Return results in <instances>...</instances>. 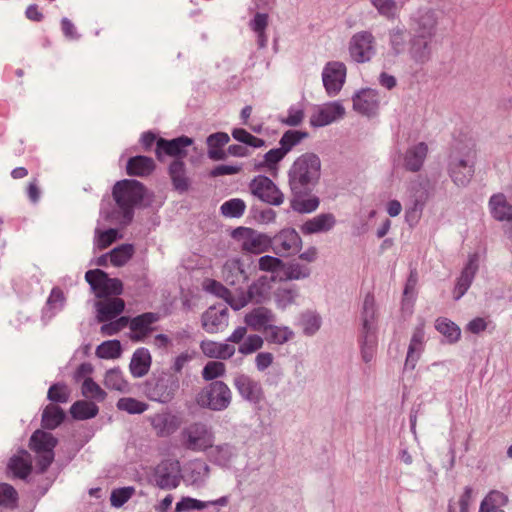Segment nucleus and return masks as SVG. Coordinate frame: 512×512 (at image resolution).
<instances>
[{
  "instance_id": "1",
  "label": "nucleus",
  "mask_w": 512,
  "mask_h": 512,
  "mask_svg": "<svg viewBox=\"0 0 512 512\" xmlns=\"http://www.w3.org/2000/svg\"><path fill=\"white\" fill-rule=\"evenodd\" d=\"M321 171V161L314 153L300 155L288 171L289 185L295 195L306 193L314 186Z\"/></svg>"
},
{
  "instance_id": "2",
  "label": "nucleus",
  "mask_w": 512,
  "mask_h": 512,
  "mask_svg": "<svg viewBox=\"0 0 512 512\" xmlns=\"http://www.w3.org/2000/svg\"><path fill=\"white\" fill-rule=\"evenodd\" d=\"M474 144H457L453 147L448 164V173L457 186H466L474 175Z\"/></svg>"
},
{
  "instance_id": "3",
  "label": "nucleus",
  "mask_w": 512,
  "mask_h": 512,
  "mask_svg": "<svg viewBox=\"0 0 512 512\" xmlns=\"http://www.w3.org/2000/svg\"><path fill=\"white\" fill-rule=\"evenodd\" d=\"M146 192L145 186L137 180L124 179L114 185L112 195L122 213V223L132 220L134 208L141 204Z\"/></svg>"
},
{
  "instance_id": "4",
  "label": "nucleus",
  "mask_w": 512,
  "mask_h": 512,
  "mask_svg": "<svg viewBox=\"0 0 512 512\" xmlns=\"http://www.w3.org/2000/svg\"><path fill=\"white\" fill-rule=\"evenodd\" d=\"M232 393L223 381H214L204 387L196 396V403L213 411L225 410L231 403Z\"/></svg>"
},
{
  "instance_id": "5",
  "label": "nucleus",
  "mask_w": 512,
  "mask_h": 512,
  "mask_svg": "<svg viewBox=\"0 0 512 512\" xmlns=\"http://www.w3.org/2000/svg\"><path fill=\"white\" fill-rule=\"evenodd\" d=\"M232 237L240 243L241 249L247 253L261 254L268 251L272 246L271 237L248 227L236 228Z\"/></svg>"
},
{
  "instance_id": "6",
  "label": "nucleus",
  "mask_w": 512,
  "mask_h": 512,
  "mask_svg": "<svg viewBox=\"0 0 512 512\" xmlns=\"http://www.w3.org/2000/svg\"><path fill=\"white\" fill-rule=\"evenodd\" d=\"M179 389V380L172 374L162 373L146 384V394L152 401L167 403Z\"/></svg>"
},
{
  "instance_id": "7",
  "label": "nucleus",
  "mask_w": 512,
  "mask_h": 512,
  "mask_svg": "<svg viewBox=\"0 0 512 512\" xmlns=\"http://www.w3.org/2000/svg\"><path fill=\"white\" fill-rule=\"evenodd\" d=\"M273 281V277H259L249 286L247 292L240 291L236 294V298L232 300V308L234 310H240L249 302H254L257 304L262 303L268 299L271 290V283Z\"/></svg>"
},
{
  "instance_id": "8",
  "label": "nucleus",
  "mask_w": 512,
  "mask_h": 512,
  "mask_svg": "<svg viewBox=\"0 0 512 512\" xmlns=\"http://www.w3.org/2000/svg\"><path fill=\"white\" fill-rule=\"evenodd\" d=\"M85 279L98 298L106 299L110 295L122 293V282L116 278H109L107 273L100 269L87 271Z\"/></svg>"
},
{
  "instance_id": "9",
  "label": "nucleus",
  "mask_w": 512,
  "mask_h": 512,
  "mask_svg": "<svg viewBox=\"0 0 512 512\" xmlns=\"http://www.w3.org/2000/svg\"><path fill=\"white\" fill-rule=\"evenodd\" d=\"M348 50L353 61L369 62L376 54L375 38L369 31L357 32L351 37Z\"/></svg>"
},
{
  "instance_id": "10",
  "label": "nucleus",
  "mask_w": 512,
  "mask_h": 512,
  "mask_svg": "<svg viewBox=\"0 0 512 512\" xmlns=\"http://www.w3.org/2000/svg\"><path fill=\"white\" fill-rule=\"evenodd\" d=\"M251 193L261 201L279 206L284 202V195L268 177L259 175L249 185Z\"/></svg>"
},
{
  "instance_id": "11",
  "label": "nucleus",
  "mask_w": 512,
  "mask_h": 512,
  "mask_svg": "<svg viewBox=\"0 0 512 512\" xmlns=\"http://www.w3.org/2000/svg\"><path fill=\"white\" fill-rule=\"evenodd\" d=\"M185 446L193 451H204L213 446L214 436L203 423H193L182 432Z\"/></svg>"
},
{
  "instance_id": "12",
  "label": "nucleus",
  "mask_w": 512,
  "mask_h": 512,
  "mask_svg": "<svg viewBox=\"0 0 512 512\" xmlns=\"http://www.w3.org/2000/svg\"><path fill=\"white\" fill-rule=\"evenodd\" d=\"M271 247L280 256L294 255L300 251L302 239L295 229H282L272 238Z\"/></svg>"
},
{
  "instance_id": "13",
  "label": "nucleus",
  "mask_w": 512,
  "mask_h": 512,
  "mask_svg": "<svg viewBox=\"0 0 512 512\" xmlns=\"http://www.w3.org/2000/svg\"><path fill=\"white\" fill-rule=\"evenodd\" d=\"M192 143V139L187 136H180L172 140L159 138L155 149L156 157L160 162L164 161V156L183 160L187 155L186 148L191 146Z\"/></svg>"
},
{
  "instance_id": "14",
  "label": "nucleus",
  "mask_w": 512,
  "mask_h": 512,
  "mask_svg": "<svg viewBox=\"0 0 512 512\" xmlns=\"http://www.w3.org/2000/svg\"><path fill=\"white\" fill-rule=\"evenodd\" d=\"M346 79V66L339 61L328 62L322 72L323 85L327 93L336 95L343 87Z\"/></svg>"
},
{
  "instance_id": "15",
  "label": "nucleus",
  "mask_w": 512,
  "mask_h": 512,
  "mask_svg": "<svg viewBox=\"0 0 512 512\" xmlns=\"http://www.w3.org/2000/svg\"><path fill=\"white\" fill-rule=\"evenodd\" d=\"M233 384L238 393L252 403H259L263 399V389L259 382L245 374H237Z\"/></svg>"
},
{
  "instance_id": "16",
  "label": "nucleus",
  "mask_w": 512,
  "mask_h": 512,
  "mask_svg": "<svg viewBox=\"0 0 512 512\" xmlns=\"http://www.w3.org/2000/svg\"><path fill=\"white\" fill-rule=\"evenodd\" d=\"M345 108L339 102H331L318 108L310 118V124L314 127H323L342 118Z\"/></svg>"
},
{
  "instance_id": "17",
  "label": "nucleus",
  "mask_w": 512,
  "mask_h": 512,
  "mask_svg": "<svg viewBox=\"0 0 512 512\" xmlns=\"http://www.w3.org/2000/svg\"><path fill=\"white\" fill-rule=\"evenodd\" d=\"M222 278L226 284L236 287V291L248 280V275L239 259H229L222 268Z\"/></svg>"
},
{
  "instance_id": "18",
  "label": "nucleus",
  "mask_w": 512,
  "mask_h": 512,
  "mask_svg": "<svg viewBox=\"0 0 512 512\" xmlns=\"http://www.w3.org/2000/svg\"><path fill=\"white\" fill-rule=\"evenodd\" d=\"M425 332L424 325L417 326L412 334L410 344L408 346L407 356L404 364L405 369L414 370L424 350Z\"/></svg>"
},
{
  "instance_id": "19",
  "label": "nucleus",
  "mask_w": 512,
  "mask_h": 512,
  "mask_svg": "<svg viewBox=\"0 0 512 512\" xmlns=\"http://www.w3.org/2000/svg\"><path fill=\"white\" fill-rule=\"evenodd\" d=\"M275 321L272 311L266 307H257L245 315L244 322L254 331L266 332Z\"/></svg>"
},
{
  "instance_id": "20",
  "label": "nucleus",
  "mask_w": 512,
  "mask_h": 512,
  "mask_svg": "<svg viewBox=\"0 0 512 512\" xmlns=\"http://www.w3.org/2000/svg\"><path fill=\"white\" fill-rule=\"evenodd\" d=\"M429 148L425 142L410 146L404 153L403 166L407 171L418 172L423 167Z\"/></svg>"
},
{
  "instance_id": "21",
  "label": "nucleus",
  "mask_w": 512,
  "mask_h": 512,
  "mask_svg": "<svg viewBox=\"0 0 512 512\" xmlns=\"http://www.w3.org/2000/svg\"><path fill=\"white\" fill-rule=\"evenodd\" d=\"M353 108L366 116L375 115L379 109L378 93L372 89L362 90L353 98Z\"/></svg>"
},
{
  "instance_id": "22",
  "label": "nucleus",
  "mask_w": 512,
  "mask_h": 512,
  "mask_svg": "<svg viewBox=\"0 0 512 512\" xmlns=\"http://www.w3.org/2000/svg\"><path fill=\"white\" fill-rule=\"evenodd\" d=\"M478 270V256L472 254L469 256L468 262L457 279L454 289V299L459 300L469 289L475 274Z\"/></svg>"
},
{
  "instance_id": "23",
  "label": "nucleus",
  "mask_w": 512,
  "mask_h": 512,
  "mask_svg": "<svg viewBox=\"0 0 512 512\" xmlns=\"http://www.w3.org/2000/svg\"><path fill=\"white\" fill-rule=\"evenodd\" d=\"M151 425L158 436L167 437L178 430L181 420L170 412H162L151 418Z\"/></svg>"
},
{
  "instance_id": "24",
  "label": "nucleus",
  "mask_w": 512,
  "mask_h": 512,
  "mask_svg": "<svg viewBox=\"0 0 512 512\" xmlns=\"http://www.w3.org/2000/svg\"><path fill=\"white\" fill-rule=\"evenodd\" d=\"M159 320L156 313L146 312L129 321L133 341H142L152 330L151 325Z\"/></svg>"
},
{
  "instance_id": "25",
  "label": "nucleus",
  "mask_w": 512,
  "mask_h": 512,
  "mask_svg": "<svg viewBox=\"0 0 512 512\" xmlns=\"http://www.w3.org/2000/svg\"><path fill=\"white\" fill-rule=\"evenodd\" d=\"M125 308L121 298H106L96 303L97 319L99 322H108L120 315Z\"/></svg>"
},
{
  "instance_id": "26",
  "label": "nucleus",
  "mask_w": 512,
  "mask_h": 512,
  "mask_svg": "<svg viewBox=\"0 0 512 512\" xmlns=\"http://www.w3.org/2000/svg\"><path fill=\"white\" fill-rule=\"evenodd\" d=\"M335 223L336 219L332 213H323L307 220L301 226V231L306 235L327 232L334 227Z\"/></svg>"
},
{
  "instance_id": "27",
  "label": "nucleus",
  "mask_w": 512,
  "mask_h": 512,
  "mask_svg": "<svg viewBox=\"0 0 512 512\" xmlns=\"http://www.w3.org/2000/svg\"><path fill=\"white\" fill-rule=\"evenodd\" d=\"M202 326L208 333H217L227 326V311L209 308L202 316Z\"/></svg>"
},
{
  "instance_id": "28",
  "label": "nucleus",
  "mask_w": 512,
  "mask_h": 512,
  "mask_svg": "<svg viewBox=\"0 0 512 512\" xmlns=\"http://www.w3.org/2000/svg\"><path fill=\"white\" fill-rule=\"evenodd\" d=\"M152 357L148 349L138 348L132 356L129 368L135 378L145 376L151 367Z\"/></svg>"
},
{
  "instance_id": "29",
  "label": "nucleus",
  "mask_w": 512,
  "mask_h": 512,
  "mask_svg": "<svg viewBox=\"0 0 512 512\" xmlns=\"http://www.w3.org/2000/svg\"><path fill=\"white\" fill-rule=\"evenodd\" d=\"M200 348L205 356L215 359L226 360L231 358L235 353L234 346L211 340L202 341Z\"/></svg>"
},
{
  "instance_id": "30",
  "label": "nucleus",
  "mask_w": 512,
  "mask_h": 512,
  "mask_svg": "<svg viewBox=\"0 0 512 512\" xmlns=\"http://www.w3.org/2000/svg\"><path fill=\"white\" fill-rule=\"evenodd\" d=\"M169 176L174 189L178 192H185L190 186L189 178L186 176V169L183 160L174 159L169 165Z\"/></svg>"
},
{
  "instance_id": "31",
  "label": "nucleus",
  "mask_w": 512,
  "mask_h": 512,
  "mask_svg": "<svg viewBox=\"0 0 512 512\" xmlns=\"http://www.w3.org/2000/svg\"><path fill=\"white\" fill-rule=\"evenodd\" d=\"M155 169V162L147 156L131 157L126 166L127 174L130 176L145 177L150 175Z\"/></svg>"
},
{
  "instance_id": "32",
  "label": "nucleus",
  "mask_w": 512,
  "mask_h": 512,
  "mask_svg": "<svg viewBox=\"0 0 512 512\" xmlns=\"http://www.w3.org/2000/svg\"><path fill=\"white\" fill-rule=\"evenodd\" d=\"M489 208L492 216L498 221L512 220V206L507 202L504 194L498 193L491 196Z\"/></svg>"
},
{
  "instance_id": "33",
  "label": "nucleus",
  "mask_w": 512,
  "mask_h": 512,
  "mask_svg": "<svg viewBox=\"0 0 512 512\" xmlns=\"http://www.w3.org/2000/svg\"><path fill=\"white\" fill-rule=\"evenodd\" d=\"M228 504V498L223 496L212 501H200L191 497H183L179 502L176 503V512H190L193 510H203L208 505L214 506H226Z\"/></svg>"
},
{
  "instance_id": "34",
  "label": "nucleus",
  "mask_w": 512,
  "mask_h": 512,
  "mask_svg": "<svg viewBox=\"0 0 512 512\" xmlns=\"http://www.w3.org/2000/svg\"><path fill=\"white\" fill-rule=\"evenodd\" d=\"M431 40L413 36L410 40L409 55L418 64H424L431 58L429 43Z\"/></svg>"
},
{
  "instance_id": "35",
  "label": "nucleus",
  "mask_w": 512,
  "mask_h": 512,
  "mask_svg": "<svg viewBox=\"0 0 512 512\" xmlns=\"http://www.w3.org/2000/svg\"><path fill=\"white\" fill-rule=\"evenodd\" d=\"M508 502L507 496L498 491H490L482 500L479 512H505L503 508Z\"/></svg>"
},
{
  "instance_id": "36",
  "label": "nucleus",
  "mask_w": 512,
  "mask_h": 512,
  "mask_svg": "<svg viewBox=\"0 0 512 512\" xmlns=\"http://www.w3.org/2000/svg\"><path fill=\"white\" fill-rule=\"evenodd\" d=\"M57 444V439L48 432L42 430L35 431L30 438V448L36 453L53 451Z\"/></svg>"
},
{
  "instance_id": "37",
  "label": "nucleus",
  "mask_w": 512,
  "mask_h": 512,
  "mask_svg": "<svg viewBox=\"0 0 512 512\" xmlns=\"http://www.w3.org/2000/svg\"><path fill=\"white\" fill-rule=\"evenodd\" d=\"M8 467L16 477L26 478L32 469L30 455L28 452L22 451L21 454L10 459Z\"/></svg>"
},
{
  "instance_id": "38",
  "label": "nucleus",
  "mask_w": 512,
  "mask_h": 512,
  "mask_svg": "<svg viewBox=\"0 0 512 512\" xmlns=\"http://www.w3.org/2000/svg\"><path fill=\"white\" fill-rule=\"evenodd\" d=\"M376 319L375 299L372 294H367L363 302L362 310V331L375 332L374 322Z\"/></svg>"
},
{
  "instance_id": "39",
  "label": "nucleus",
  "mask_w": 512,
  "mask_h": 512,
  "mask_svg": "<svg viewBox=\"0 0 512 512\" xmlns=\"http://www.w3.org/2000/svg\"><path fill=\"white\" fill-rule=\"evenodd\" d=\"M99 412L98 406L91 401H76L70 408V413L74 419L86 420L94 418Z\"/></svg>"
},
{
  "instance_id": "40",
  "label": "nucleus",
  "mask_w": 512,
  "mask_h": 512,
  "mask_svg": "<svg viewBox=\"0 0 512 512\" xmlns=\"http://www.w3.org/2000/svg\"><path fill=\"white\" fill-rule=\"evenodd\" d=\"M436 24V18L432 12L423 14L417 22L414 36L431 40L435 34Z\"/></svg>"
},
{
  "instance_id": "41",
  "label": "nucleus",
  "mask_w": 512,
  "mask_h": 512,
  "mask_svg": "<svg viewBox=\"0 0 512 512\" xmlns=\"http://www.w3.org/2000/svg\"><path fill=\"white\" fill-rule=\"evenodd\" d=\"M65 414L63 410L54 404L45 407L42 414V426L46 429H55L64 420Z\"/></svg>"
},
{
  "instance_id": "42",
  "label": "nucleus",
  "mask_w": 512,
  "mask_h": 512,
  "mask_svg": "<svg viewBox=\"0 0 512 512\" xmlns=\"http://www.w3.org/2000/svg\"><path fill=\"white\" fill-rule=\"evenodd\" d=\"M436 330L445 336L450 343H455L460 339L461 330L457 324L445 317H439L435 322Z\"/></svg>"
},
{
  "instance_id": "43",
  "label": "nucleus",
  "mask_w": 512,
  "mask_h": 512,
  "mask_svg": "<svg viewBox=\"0 0 512 512\" xmlns=\"http://www.w3.org/2000/svg\"><path fill=\"white\" fill-rule=\"evenodd\" d=\"M361 355L365 363L373 360L376 352L377 338L375 332H361Z\"/></svg>"
},
{
  "instance_id": "44",
  "label": "nucleus",
  "mask_w": 512,
  "mask_h": 512,
  "mask_svg": "<svg viewBox=\"0 0 512 512\" xmlns=\"http://www.w3.org/2000/svg\"><path fill=\"white\" fill-rule=\"evenodd\" d=\"M104 385L108 389L125 392L129 388L128 382L125 380L123 373L119 369H111L106 372Z\"/></svg>"
},
{
  "instance_id": "45",
  "label": "nucleus",
  "mask_w": 512,
  "mask_h": 512,
  "mask_svg": "<svg viewBox=\"0 0 512 512\" xmlns=\"http://www.w3.org/2000/svg\"><path fill=\"white\" fill-rule=\"evenodd\" d=\"M81 393L85 398L97 402L104 401L107 396V393L92 378H86L83 381Z\"/></svg>"
},
{
  "instance_id": "46",
  "label": "nucleus",
  "mask_w": 512,
  "mask_h": 512,
  "mask_svg": "<svg viewBox=\"0 0 512 512\" xmlns=\"http://www.w3.org/2000/svg\"><path fill=\"white\" fill-rule=\"evenodd\" d=\"M308 136L307 132L298 131V130H288L286 131L280 141V147L282 150L288 154L296 145H298L303 139Z\"/></svg>"
},
{
  "instance_id": "47",
  "label": "nucleus",
  "mask_w": 512,
  "mask_h": 512,
  "mask_svg": "<svg viewBox=\"0 0 512 512\" xmlns=\"http://www.w3.org/2000/svg\"><path fill=\"white\" fill-rule=\"evenodd\" d=\"M117 408L129 414H141L148 409V404L132 397L120 398L116 404Z\"/></svg>"
},
{
  "instance_id": "48",
  "label": "nucleus",
  "mask_w": 512,
  "mask_h": 512,
  "mask_svg": "<svg viewBox=\"0 0 512 512\" xmlns=\"http://www.w3.org/2000/svg\"><path fill=\"white\" fill-rule=\"evenodd\" d=\"M96 355L102 359H115L121 355V344L118 340L101 343L96 349Z\"/></svg>"
},
{
  "instance_id": "49",
  "label": "nucleus",
  "mask_w": 512,
  "mask_h": 512,
  "mask_svg": "<svg viewBox=\"0 0 512 512\" xmlns=\"http://www.w3.org/2000/svg\"><path fill=\"white\" fill-rule=\"evenodd\" d=\"M133 253L134 249L132 245L122 244L110 252V261L114 266H122L128 262Z\"/></svg>"
},
{
  "instance_id": "50",
  "label": "nucleus",
  "mask_w": 512,
  "mask_h": 512,
  "mask_svg": "<svg viewBox=\"0 0 512 512\" xmlns=\"http://www.w3.org/2000/svg\"><path fill=\"white\" fill-rule=\"evenodd\" d=\"M220 209L224 216L238 218L244 214L246 204L242 199L234 198L224 202Z\"/></svg>"
},
{
  "instance_id": "51",
  "label": "nucleus",
  "mask_w": 512,
  "mask_h": 512,
  "mask_svg": "<svg viewBox=\"0 0 512 512\" xmlns=\"http://www.w3.org/2000/svg\"><path fill=\"white\" fill-rule=\"evenodd\" d=\"M265 333L267 339L276 344H283L293 336V332L288 327H280L273 324L270 325Z\"/></svg>"
},
{
  "instance_id": "52",
  "label": "nucleus",
  "mask_w": 512,
  "mask_h": 512,
  "mask_svg": "<svg viewBox=\"0 0 512 512\" xmlns=\"http://www.w3.org/2000/svg\"><path fill=\"white\" fill-rule=\"evenodd\" d=\"M205 289L208 292L224 299L232 307V300L236 298V295H233L232 292L220 282L216 280H207L205 282Z\"/></svg>"
},
{
  "instance_id": "53",
  "label": "nucleus",
  "mask_w": 512,
  "mask_h": 512,
  "mask_svg": "<svg viewBox=\"0 0 512 512\" xmlns=\"http://www.w3.org/2000/svg\"><path fill=\"white\" fill-rule=\"evenodd\" d=\"M297 295V290L295 288L279 287L275 292L277 306L285 309L287 306L295 302Z\"/></svg>"
},
{
  "instance_id": "54",
  "label": "nucleus",
  "mask_w": 512,
  "mask_h": 512,
  "mask_svg": "<svg viewBox=\"0 0 512 512\" xmlns=\"http://www.w3.org/2000/svg\"><path fill=\"white\" fill-rule=\"evenodd\" d=\"M371 4L380 15L388 19H393L398 11L397 3L394 0H371Z\"/></svg>"
},
{
  "instance_id": "55",
  "label": "nucleus",
  "mask_w": 512,
  "mask_h": 512,
  "mask_svg": "<svg viewBox=\"0 0 512 512\" xmlns=\"http://www.w3.org/2000/svg\"><path fill=\"white\" fill-rule=\"evenodd\" d=\"M226 366L223 362L220 361H210L208 362L203 370L202 377L207 380H214L218 377H221L225 374Z\"/></svg>"
},
{
  "instance_id": "56",
  "label": "nucleus",
  "mask_w": 512,
  "mask_h": 512,
  "mask_svg": "<svg viewBox=\"0 0 512 512\" xmlns=\"http://www.w3.org/2000/svg\"><path fill=\"white\" fill-rule=\"evenodd\" d=\"M47 397L52 402L67 403L69 401L70 391L66 385L56 383L49 388Z\"/></svg>"
},
{
  "instance_id": "57",
  "label": "nucleus",
  "mask_w": 512,
  "mask_h": 512,
  "mask_svg": "<svg viewBox=\"0 0 512 512\" xmlns=\"http://www.w3.org/2000/svg\"><path fill=\"white\" fill-rule=\"evenodd\" d=\"M118 237V231L116 229L110 228L105 231L96 230V239L95 245L99 250L106 249L113 242L116 241Z\"/></svg>"
},
{
  "instance_id": "58",
  "label": "nucleus",
  "mask_w": 512,
  "mask_h": 512,
  "mask_svg": "<svg viewBox=\"0 0 512 512\" xmlns=\"http://www.w3.org/2000/svg\"><path fill=\"white\" fill-rule=\"evenodd\" d=\"M232 136L235 140L255 148L262 147L265 144L263 139L253 136L242 128H235L232 131Z\"/></svg>"
},
{
  "instance_id": "59",
  "label": "nucleus",
  "mask_w": 512,
  "mask_h": 512,
  "mask_svg": "<svg viewBox=\"0 0 512 512\" xmlns=\"http://www.w3.org/2000/svg\"><path fill=\"white\" fill-rule=\"evenodd\" d=\"M263 339L259 335L253 334L249 335L244 341L240 344L238 351L243 355H248L256 352L263 346Z\"/></svg>"
},
{
  "instance_id": "60",
  "label": "nucleus",
  "mask_w": 512,
  "mask_h": 512,
  "mask_svg": "<svg viewBox=\"0 0 512 512\" xmlns=\"http://www.w3.org/2000/svg\"><path fill=\"white\" fill-rule=\"evenodd\" d=\"M281 147L269 150L264 155V161L260 163V167H265L268 170L276 169L277 164L286 156Z\"/></svg>"
},
{
  "instance_id": "61",
  "label": "nucleus",
  "mask_w": 512,
  "mask_h": 512,
  "mask_svg": "<svg viewBox=\"0 0 512 512\" xmlns=\"http://www.w3.org/2000/svg\"><path fill=\"white\" fill-rule=\"evenodd\" d=\"M128 323L129 318L126 316H122L114 321L110 320L109 323L103 324L100 328V332L103 336H111L125 328L128 325Z\"/></svg>"
},
{
  "instance_id": "62",
  "label": "nucleus",
  "mask_w": 512,
  "mask_h": 512,
  "mask_svg": "<svg viewBox=\"0 0 512 512\" xmlns=\"http://www.w3.org/2000/svg\"><path fill=\"white\" fill-rule=\"evenodd\" d=\"M284 263L281 259L265 255L259 258L258 267L261 271L276 272L284 267Z\"/></svg>"
},
{
  "instance_id": "63",
  "label": "nucleus",
  "mask_w": 512,
  "mask_h": 512,
  "mask_svg": "<svg viewBox=\"0 0 512 512\" xmlns=\"http://www.w3.org/2000/svg\"><path fill=\"white\" fill-rule=\"evenodd\" d=\"M134 491L133 487H123L113 490L110 497L111 505L121 507L132 497Z\"/></svg>"
},
{
  "instance_id": "64",
  "label": "nucleus",
  "mask_w": 512,
  "mask_h": 512,
  "mask_svg": "<svg viewBox=\"0 0 512 512\" xmlns=\"http://www.w3.org/2000/svg\"><path fill=\"white\" fill-rule=\"evenodd\" d=\"M319 206V200L316 197L309 199L298 200L295 199L291 202V207L294 211L299 213H311Z\"/></svg>"
}]
</instances>
